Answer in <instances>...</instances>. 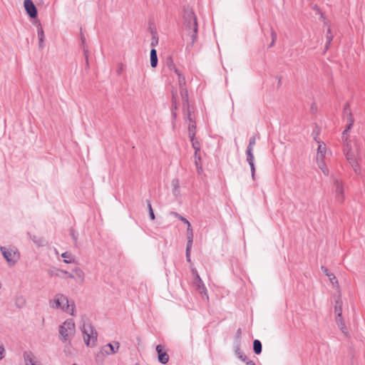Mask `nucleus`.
I'll return each mask as SVG.
<instances>
[{
    "label": "nucleus",
    "mask_w": 365,
    "mask_h": 365,
    "mask_svg": "<svg viewBox=\"0 0 365 365\" xmlns=\"http://www.w3.org/2000/svg\"><path fill=\"white\" fill-rule=\"evenodd\" d=\"M63 270L62 269H49L48 274L51 277L56 276L61 277L60 273H63Z\"/></svg>",
    "instance_id": "2f4dec72"
},
{
    "label": "nucleus",
    "mask_w": 365,
    "mask_h": 365,
    "mask_svg": "<svg viewBox=\"0 0 365 365\" xmlns=\"http://www.w3.org/2000/svg\"><path fill=\"white\" fill-rule=\"evenodd\" d=\"M183 26L191 36V46L197 38V18L193 11L190 8H185L183 13Z\"/></svg>",
    "instance_id": "f03ea898"
},
{
    "label": "nucleus",
    "mask_w": 365,
    "mask_h": 365,
    "mask_svg": "<svg viewBox=\"0 0 365 365\" xmlns=\"http://www.w3.org/2000/svg\"><path fill=\"white\" fill-rule=\"evenodd\" d=\"M344 113L345 115H347L349 116V113H351L349 108V104H346L344 108Z\"/></svg>",
    "instance_id": "09e8293b"
},
{
    "label": "nucleus",
    "mask_w": 365,
    "mask_h": 365,
    "mask_svg": "<svg viewBox=\"0 0 365 365\" xmlns=\"http://www.w3.org/2000/svg\"><path fill=\"white\" fill-rule=\"evenodd\" d=\"M24 6L27 14L31 18L35 19L37 17L38 12L36 6L32 0H24Z\"/></svg>",
    "instance_id": "1a4fd4ad"
},
{
    "label": "nucleus",
    "mask_w": 365,
    "mask_h": 365,
    "mask_svg": "<svg viewBox=\"0 0 365 365\" xmlns=\"http://www.w3.org/2000/svg\"><path fill=\"white\" fill-rule=\"evenodd\" d=\"M2 255L10 266L14 265L20 259V254L16 247H0Z\"/></svg>",
    "instance_id": "423d86ee"
},
{
    "label": "nucleus",
    "mask_w": 365,
    "mask_h": 365,
    "mask_svg": "<svg viewBox=\"0 0 365 365\" xmlns=\"http://www.w3.org/2000/svg\"><path fill=\"white\" fill-rule=\"evenodd\" d=\"M192 247L186 246V259L187 262H190V250Z\"/></svg>",
    "instance_id": "a19ab883"
},
{
    "label": "nucleus",
    "mask_w": 365,
    "mask_h": 365,
    "mask_svg": "<svg viewBox=\"0 0 365 365\" xmlns=\"http://www.w3.org/2000/svg\"><path fill=\"white\" fill-rule=\"evenodd\" d=\"M256 143V137L254 135L250 138L249 144L247 147V150H252L253 151L254 146Z\"/></svg>",
    "instance_id": "c756f323"
},
{
    "label": "nucleus",
    "mask_w": 365,
    "mask_h": 365,
    "mask_svg": "<svg viewBox=\"0 0 365 365\" xmlns=\"http://www.w3.org/2000/svg\"><path fill=\"white\" fill-rule=\"evenodd\" d=\"M82 331L86 344L88 346H93L98 336V333L94 327L90 323L84 324Z\"/></svg>",
    "instance_id": "39448f33"
},
{
    "label": "nucleus",
    "mask_w": 365,
    "mask_h": 365,
    "mask_svg": "<svg viewBox=\"0 0 365 365\" xmlns=\"http://www.w3.org/2000/svg\"><path fill=\"white\" fill-rule=\"evenodd\" d=\"M341 306H342V302H341V300L340 299L336 300L335 306H334V312L336 314V317H341V316H342Z\"/></svg>",
    "instance_id": "b1692460"
},
{
    "label": "nucleus",
    "mask_w": 365,
    "mask_h": 365,
    "mask_svg": "<svg viewBox=\"0 0 365 365\" xmlns=\"http://www.w3.org/2000/svg\"><path fill=\"white\" fill-rule=\"evenodd\" d=\"M195 165L197 167V170L198 173H200L202 170V166H201V161H199L197 159H195Z\"/></svg>",
    "instance_id": "4c0bfd02"
},
{
    "label": "nucleus",
    "mask_w": 365,
    "mask_h": 365,
    "mask_svg": "<svg viewBox=\"0 0 365 365\" xmlns=\"http://www.w3.org/2000/svg\"><path fill=\"white\" fill-rule=\"evenodd\" d=\"M172 215H173L175 217H178L179 220H180L181 221H182L183 222H185L187 225H188V223H190L189 221L186 218H185L184 217L181 216L178 212H173Z\"/></svg>",
    "instance_id": "f704fd0d"
},
{
    "label": "nucleus",
    "mask_w": 365,
    "mask_h": 365,
    "mask_svg": "<svg viewBox=\"0 0 365 365\" xmlns=\"http://www.w3.org/2000/svg\"><path fill=\"white\" fill-rule=\"evenodd\" d=\"M240 360L245 362L246 364H247V361H250V359H248L247 357L245 354L243 355V358H241Z\"/></svg>",
    "instance_id": "5fc2aeb1"
},
{
    "label": "nucleus",
    "mask_w": 365,
    "mask_h": 365,
    "mask_svg": "<svg viewBox=\"0 0 365 365\" xmlns=\"http://www.w3.org/2000/svg\"><path fill=\"white\" fill-rule=\"evenodd\" d=\"M50 306L54 309H61L62 311L73 315L75 304L73 302L69 303L67 297L62 294L55 295L53 299L49 302Z\"/></svg>",
    "instance_id": "7ed1b4c3"
},
{
    "label": "nucleus",
    "mask_w": 365,
    "mask_h": 365,
    "mask_svg": "<svg viewBox=\"0 0 365 365\" xmlns=\"http://www.w3.org/2000/svg\"><path fill=\"white\" fill-rule=\"evenodd\" d=\"M351 119H354V118H352L351 114L349 113V116L347 118V121L349 123H351Z\"/></svg>",
    "instance_id": "4d7b16f0"
},
{
    "label": "nucleus",
    "mask_w": 365,
    "mask_h": 365,
    "mask_svg": "<svg viewBox=\"0 0 365 365\" xmlns=\"http://www.w3.org/2000/svg\"><path fill=\"white\" fill-rule=\"evenodd\" d=\"M270 33H271V38H272V41H276L277 35L276 31L273 29V28H271Z\"/></svg>",
    "instance_id": "79ce46f5"
},
{
    "label": "nucleus",
    "mask_w": 365,
    "mask_h": 365,
    "mask_svg": "<svg viewBox=\"0 0 365 365\" xmlns=\"http://www.w3.org/2000/svg\"><path fill=\"white\" fill-rule=\"evenodd\" d=\"M317 165H318L319 168L322 170V171L323 172V173L325 175H329V170H328V168L326 166V164H325V163L324 161V158L317 160Z\"/></svg>",
    "instance_id": "5701e85b"
},
{
    "label": "nucleus",
    "mask_w": 365,
    "mask_h": 365,
    "mask_svg": "<svg viewBox=\"0 0 365 365\" xmlns=\"http://www.w3.org/2000/svg\"><path fill=\"white\" fill-rule=\"evenodd\" d=\"M171 185L173 187V193L175 197H178L180 195V182L179 180L177 178H175L172 180Z\"/></svg>",
    "instance_id": "412c9836"
},
{
    "label": "nucleus",
    "mask_w": 365,
    "mask_h": 365,
    "mask_svg": "<svg viewBox=\"0 0 365 365\" xmlns=\"http://www.w3.org/2000/svg\"><path fill=\"white\" fill-rule=\"evenodd\" d=\"M326 153V145L324 143H320L317 148V160L324 158Z\"/></svg>",
    "instance_id": "6ab92c4d"
},
{
    "label": "nucleus",
    "mask_w": 365,
    "mask_h": 365,
    "mask_svg": "<svg viewBox=\"0 0 365 365\" xmlns=\"http://www.w3.org/2000/svg\"><path fill=\"white\" fill-rule=\"evenodd\" d=\"M147 205H148V210H149V215H150V217L152 220H155V214L153 212V210L152 208V205H151V203L150 202V200H147Z\"/></svg>",
    "instance_id": "473e14b6"
},
{
    "label": "nucleus",
    "mask_w": 365,
    "mask_h": 365,
    "mask_svg": "<svg viewBox=\"0 0 365 365\" xmlns=\"http://www.w3.org/2000/svg\"><path fill=\"white\" fill-rule=\"evenodd\" d=\"M326 37H327V43H326V46H325V49L327 50L328 48H329V46L331 43V41H332L333 37H334L333 34L331 32V29L330 28L328 29Z\"/></svg>",
    "instance_id": "cd10ccee"
},
{
    "label": "nucleus",
    "mask_w": 365,
    "mask_h": 365,
    "mask_svg": "<svg viewBox=\"0 0 365 365\" xmlns=\"http://www.w3.org/2000/svg\"><path fill=\"white\" fill-rule=\"evenodd\" d=\"M321 269L327 277H331V272L328 270L327 267L322 266Z\"/></svg>",
    "instance_id": "c03bdc74"
},
{
    "label": "nucleus",
    "mask_w": 365,
    "mask_h": 365,
    "mask_svg": "<svg viewBox=\"0 0 365 365\" xmlns=\"http://www.w3.org/2000/svg\"><path fill=\"white\" fill-rule=\"evenodd\" d=\"M5 349L3 346L0 345V360L4 357Z\"/></svg>",
    "instance_id": "3c124183"
},
{
    "label": "nucleus",
    "mask_w": 365,
    "mask_h": 365,
    "mask_svg": "<svg viewBox=\"0 0 365 365\" xmlns=\"http://www.w3.org/2000/svg\"><path fill=\"white\" fill-rule=\"evenodd\" d=\"M262 343L259 340L255 339L253 341V350L256 354H259L262 352Z\"/></svg>",
    "instance_id": "393cba45"
},
{
    "label": "nucleus",
    "mask_w": 365,
    "mask_h": 365,
    "mask_svg": "<svg viewBox=\"0 0 365 365\" xmlns=\"http://www.w3.org/2000/svg\"><path fill=\"white\" fill-rule=\"evenodd\" d=\"M341 138H342V140L344 142V145H345L346 139L347 140H350L349 139H348V131H347V130H344L343 131L342 135H341Z\"/></svg>",
    "instance_id": "58836bf2"
},
{
    "label": "nucleus",
    "mask_w": 365,
    "mask_h": 365,
    "mask_svg": "<svg viewBox=\"0 0 365 365\" xmlns=\"http://www.w3.org/2000/svg\"><path fill=\"white\" fill-rule=\"evenodd\" d=\"M330 282L334 284H337L338 283V280L336 279V277L334 276V274L331 273V277H328Z\"/></svg>",
    "instance_id": "37998d69"
},
{
    "label": "nucleus",
    "mask_w": 365,
    "mask_h": 365,
    "mask_svg": "<svg viewBox=\"0 0 365 365\" xmlns=\"http://www.w3.org/2000/svg\"><path fill=\"white\" fill-rule=\"evenodd\" d=\"M37 34L38 36V46L40 48H43V40H44V33L42 26L39 24L37 30Z\"/></svg>",
    "instance_id": "a211bd4d"
},
{
    "label": "nucleus",
    "mask_w": 365,
    "mask_h": 365,
    "mask_svg": "<svg viewBox=\"0 0 365 365\" xmlns=\"http://www.w3.org/2000/svg\"><path fill=\"white\" fill-rule=\"evenodd\" d=\"M193 274L195 276V285L196 287V289L198 291V292L201 294L202 297H205L207 299H208V295L207 292V289L200 277L197 270L195 269H192V270Z\"/></svg>",
    "instance_id": "6e6552de"
},
{
    "label": "nucleus",
    "mask_w": 365,
    "mask_h": 365,
    "mask_svg": "<svg viewBox=\"0 0 365 365\" xmlns=\"http://www.w3.org/2000/svg\"><path fill=\"white\" fill-rule=\"evenodd\" d=\"M192 143V146L193 149L196 151H200V145L199 141L194 137L193 138H190Z\"/></svg>",
    "instance_id": "c85d7f7f"
},
{
    "label": "nucleus",
    "mask_w": 365,
    "mask_h": 365,
    "mask_svg": "<svg viewBox=\"0 0 365 365\" xmlns=\"http://www.w3.org/2000/svg\"><path fill=\"white\" fill-rule=\"evenodd\" d=\"M188 123V135L190 138L195 137L196 123L195 119L187 121Z\"/></svg>",
    "instance_id": "2eb2a0df"
},
{
    "label": "nucleus",
    "mask_w": 365,
    "mask_h": 365,
    "mask_svg": "<svg viewBox=\"0 0 365 365\" xmlns=\"http://www.w3.org/2000/svg\"><path fill=\"white\" fill-rule=\"evenodd\" d=\"M237 336H240L241 335V329H239L237 330Z\"/></svg>",
    "instance_id": "bf43d9fd"
},
{
    "label": "nucleus",
    "mask_w": 365,
    "mask_h": 365,
    "mask_svg": "<svg viewBox=\"0 0 365 365\" xmlns=\"http://www.w3.org/2000/svg\"><path fill=\"white\" fill-rule=\"evenodd\" d=\"M187 246L192 247V242H193V232H192V229L191 228L190 223H188V225H187Z\"/></svg>",
    "instance_id": "f3484780"
},
{
    "label": "nucleus",
    "mask_w": 365,
    "mask_h": 365,
    "mask_svg": "<svg viewBox=\"0 0 365 365\" xmlns=\"http://www.w3.org/2000/svg\"><path fill=\"white\" fill-rule=\"evenodd\" d=\"M155 349L158 353L159 362L163 364H166L169 361V355L166 351H163L162 346L160 344L156 346Z\"/></svg>",
    "instance_id": "9b49d317"
},
{
    "label": "nucleus",
    "mask_w": 365,
    "mask_h": 365,
    "mask_svg": "<svg viewBox=\"0 0 365 365\" xmlns=\"http://www.w3.org/2000/svg\"><path fill=\"white\" fill-rule=\"evenodd\" d=\"M353 123H354V119H351V123H349L348 124V125L345 130H347V131H349L352 128Z\"/></svg>",
    "instance_id": "603ef678"
},
{
    "label": "nucleus",
    "mask_w": 365,
    "mask_h": 365,
    "mask_svg": "<svg viewBox=\"0 0 365 365\" xmlns=\"http://www.w3.org/2000/svg\"><path fill=\"white\" fill-rule=\"evenodd\" d=\"M63 274H66V275H67V277H69V278H71V279H73V278H74V276H73L72 274H71V273H69L68 272H67V271H64V270H63Z\"/></svg>",
    "instance_id": "864d4df0"
},
{
    "label": "nucleus",
    "mask_w": 365,
    "mask_h": 365,
    "mask_svg": "<svg viewBox=\"0 0 365 365\" xmlns=\"http://www.w3.org/2000/svg\"><path fill=\"white\" fill-rule=\"evenodd\" d=\"M274 43H275V41H272L270 42V43H269V46H268V47H269V48L272 47V46L274 45Z\"/></svg>",
    "instance_id": "13d9d810"
},
{
    "label": "nucleus",
    "mask_w": 365,
    "mask_h": 365,
    "mask_svg": "<svg viewBox=\"0 0 365 365\" xmlns=\"http://www.w3.org/2000/svg\"><path fill=\"white\" fill-rule=\"evenodd\" d=\"M24 359L26 365H39L31 353L25 352Z\"/></svg>",
    "instance_id": "4468645a"
},
{
    "label": "nucleus",
    "mask_w": 365,
    "mask_h": 365,
    "mask_svg": "<svg viewBox=\"0 0 365 365\" xmlns=\"http://www.w3.org/2000/svg\"><path fill=\"white\" fill-rule=\"evenodd\" d=\"M74 272L76 274V276L81 279H83L84 277V272H83L82 269H81L80 268H76L74 269Z\"/></svg>",
    "instance_id": "e433bc0d"
},
{
    "label": "nucleus",
    "mask_w": 365,
    "mask_h": 365,
    "mask_svg": "<svg viewBox=\"0 0 365 365\" xmlns=\"http://www.w3.org/2000/svg\"><path fill=\"white\" fill-rule=\"evenodd\" d=\"M62 257L64 258V262L66 263H71L74 260V258L71 253L68 252H65L61 255Z\"/></svg>",
    "instance_id": "a878e982"
},
{
    "label": "nucleus",
    "mask_w": 365,
    "mask_h": 365,
    "mask_svg": "<svg viewBox=\"0 0 365 365\" xmlns=\"http://www.w3.org/2000/svg\"><path fill=\"white\" fill-rule=\"evenodd\" d=\"M81 41H82V43L84 44V43H85V38L84 37H81Z\"/></svg>",
    "instance_id": "052dcab7"
},
{
    "label": "nucleus",
    "mask_w": 365,
    "mask_h": 365,
    "mask_svg": "<svg viewBox=\"0 0 365 365\" xmlns=\"http://www.w3.org/2000/svg\"><path fill=\"white\" fill-rule=\"evenodd\" d=\"M336 324L338 325V327H339V329L341 330V331L346 336H349V332L346 329V327L345 326V324H344V322L342 319V316L340 317H336Z\"/></svg>",
    "instance_id": "dca6fc26"
},
{
    "label": "nucleus",
    "mask_w": 365,
    "mask_h": 365,
    "mask_svg": "<svg viewBox=\"0 0 365 365\" xmlns=\"http://www.w3.org/2000/svg\"><path fill=\"white\" fill-rule=\"evenodd\" d=\"M235 354L237 355V356L240 359L241 358H243V355L244 354L242 353V351L240 350V345L237 344L236 346V348H235Z\"/></svg>",
    "instance_id": "c9c22d12"
},
{
    "label": "nucleus",
    "mask_w": 365,
    "mask_h": 365,
    "mask_svg": "<svg viewBox=\"0 0 365 365\" xmlns=\"http://www.w3.org/2000/svg\"><path fill=\"white\" fill-rule=\"evenodd\" d=\"M182 111L186 110L188 109H190L189 100L187 101H182Z\"/></svg>",
    "instance_id": "ea45409f"
},
{
    "label": "nucleus",
    "mask_w": 365,
    "mask_h": 365,
    "mask_svg": "<svg viewBox=\"0 0 365 365\" xmlns=\"http://www.w3.org/2000/svg\"><path fill=\"white\" fill-rule=\"evenodd\" d=\"M346 160L353 168L354 173L361 175V167L359 160L361 159L359 153V145L356 140H347L346 139L345 145L343 149Z\"/></svg>",
    "instance_id": "f257e3e1"
},
{
    "label": "nucleus",
    "mask_w": 365,
    "mask_h": 365,
    "mask_svg": "<svg viewBox=\"0 0 365 365\" xmlns=\"http://www.w3.org/2000/svg\"><path fill=\"white\" fill-rule=\"evenodd\" d=\"M182 112H183V115H184V118L186 122L188 120H194V118H192V116L190 109H188V110H184Z\"/></svg>",
    "instance_id": "7c9ffc66"
},
{
    "label": "nucleus",
    "mask_w": 365,
    "mask_h": 365,
    "mask_svg": "<svg viewBox=\"0 0 365 365\" xmlns=\"http://www.w3.org/2000/svg\"><path fill=\"white\" fill-rule=\"evenodd\" d=\"M83 53H84V56H85V58H86V65L88 66V49L85 46H83Z\"/></svg>",
    "instance_id": "49530a36"
},
{
    "label": "nucleus",
    "mask_w": 365,
    "mask_h": 365,
    "mask_svg": "<svg viewBox=\"0 0 365 365\" xmlns=\"http://www.w3.org/2000/svg\"><path fill=\"white\" fill-rule=\"evenodd\" d=\"M199 152L200 151L195 150L194 157H195V159H197L199 161H201V157L199 154Z\"/></svg>",
    "instance_id": "8fccbe9b"
},
{
    "label": "nucleus",
    "mask_w": 365,
    "mask_h": 365,
    "mask_svg": "<svg viewBox=\"0 0 365 365\" xmlns=\"http://www.w3.org/2000/svg\"><path fill=\"white\" fill-rule=\"evenodd\" d=\"M168 66L170 71H173L175 73V69H178L172 61H170V63H168Z\"/></svg>",
    "instance_id": "a18cd8bd"
},
{
    "label": "nucleus",
    "mask_w": 365,
    "mask_h": 365,
    "mask_svg": "<svg viewBox=\"0 0 365 365\" xmlns=\"http://www.w3.org/2000/svg\"><path fill=\"white\" fill-rule=\"evenodd\" d=\"M246 364L247 365H256V364L252 360L247 361Z\"/></svg>",
    "instance_id": "6e6d98bb"
},
{
    "label": "nucleus",
    "mask_w": 365,
    "mask_h": 365,
    "mask_svg": "<svg viewBox=\"0 0 365 365\" xmlns=\"http://www.w3.org/2000/svg\"><path fill=\"white\" fill-rule=\"evenodd\" d=\"M177 91L172 92V107H171V113L173 119H175L177 117L176 110L178 109V101H177Z\"/></svg>",
    "instance_id": "ddd939ff"
},
{
    "label": "nucleus",
    "mask_w": 365,
    "mask_h": 365,
    "mask_svg": "<svg viewBox=\"0 0 365 365\" xmlns=\"http://www.w3.org/2000/svg\"><path fill=\"white\" fill-rule=\"evenodd\" d=\"M120 72H121V68H120V70H118V74H120Z\"/></svg>",
    "instance_id": "680f3d73"
},
{
    "label": "nucleus",
    "mask_w": 365,
    "mask_h": 365,
    "mask_svg": "<svg viewBox=\"0 0 365 365\" xmlns=\"http://www.w3.org/2000/svg\"><path fill=\"white\" fill-rule=\"evenodd\" d=\"M175 73L178 77L179 88H185V78L178 69H175Z\"/></svg>",
    "instance_id": "4be33fe9"
},
{
    "label": "nucleus",
    "mask_w": 365,
    "mask_h": 365,
    "mask_svg": "<svg viewBox=\"0 0 365 365\" xmlns=\"http://www.w3.org/2000/svg\"><path fill=\"white\" fill-rule=\"evenodd\" d=\"M119 349V343L118 341H113V343H108L101 348V353L106 355H110L115 354Z\"/></svg>",
    "instance_id": "9d476101"
},
{
    "label": "nucleus",
    "mask_w": 365,
    "mask_h": 365,
    "mask_svg": "<svg viewBox=\"0 0 365 365\" xmlns=\"http://www.w3.org/2000/svg\"><path fill=\"white\" fill-rule=\"evenodd\" d=\"M246 155H247V162L249 163L250 166L251 173H252V178L253 180H255V157L253 155V151L252 150H246Z\"/></svg>",
    "instance_id": "f8f14e48"
},
{
    "label": "nucleus",
    "mask_w": 365,
    "mask_h": 365,
    "mask_svg": "<svg viewBox=\"0 0 365 365\" xmlns=\"http://www.w3.org/2000/svg\"><path fill=\"white\" fill-rule=\"evenodd\" d=\"M180 94L181 96L182 101H188V93L187 90L185 88H180Z\"/></svg>",
    "instance_id": "bb28decb"
},
{
    "label": "nucleus",
    "mask_w": 365,
    "mask_h": 365,
    "mask_svg": "<svg viewBox=\"0 0 365 365\" xmlns=\"http://www.w3.org/2000/svg\"><path fill=\"white\" fill-rule=\"evenodd\" d=\"M71 237H72V239L73 240V241H74L75 242H77V235H76V233L74 232V230H71Z\"/></svg>",
    "instance_id": "de8ad7c7"
},
{
    "label": "nucleus",
    "mask_w": 365,
    "mask_h": 365,
    "mask_svg": "<svg viewBox=\"0 0 365 365\" xmlns=\"http://www.w3.org/2000/svg\"><path fill=\"white\" fill-rule=\"evenodd\" d=\"M158 65V56L157 51L155 48L150 50V66L155 68Z\"/></svg>",
    "instance_id": "aec40b11"
},
{
    "label": "nucleus",
    "mask_w": 365,
    "mask_h": 365,
    "mask_svg": "<svg viewBox=\"0 0 365 365\" xmlns=\"http://www.w3.org/2000/svg\"><path fill=\"white\" fill-rule=\"evenodd\" d=\"M158 38L157 36L156 32H155L153 34L152 41H151L150 45H151V46L155 47L158 45Z\"/></svg>",
    "instance_id": "72a5a7b5"
},
{
    "label": "nucleus",
    "mask_w": 365,
    "mask_h": 365,
    "mask_svg": "<svg viewBox=\"0 0 365 365\" xmlns=\"http://www.w3.org/2000/svg\"><path fill=\"white\" fill-rule=\"evenodd\" d=\"M72 365H76V364H72Z\"/></svg>",
    "instance_id": "e2e57ef3"
},
{
    "label": "nucleus",
    "mask_w": 365,
    "mask_h": 365,
    "mask_svg": "<svg viewBox=\"0 0 365 365\" xmlns=\"http://www.w3.org/2000/svg\"><path fill=\"white\" fill-rule=\"evenodd\" d=\"M60 339L63 342L70 341L75 334V324L71 319H66L58 329Z\"/></svg>",
    "instance_id": "20e7f679"
},
{
    "label": "nucleus",
    "mask_w": 365,
    "mask_h": 365,
    "mask_svg": "<svg viewBox=\"0 0 365 365\" xmlns=\"http://www.w3.org/2000/svg\"><path fill=\"white\" fill-rule=\"evenodd\" d=\"M334 183V192L335 199L339 203H342L344 200V184L341 179L332 177Z\"/></svg>",
    "instance_id": "0eeeda50"
}]
</instances>
